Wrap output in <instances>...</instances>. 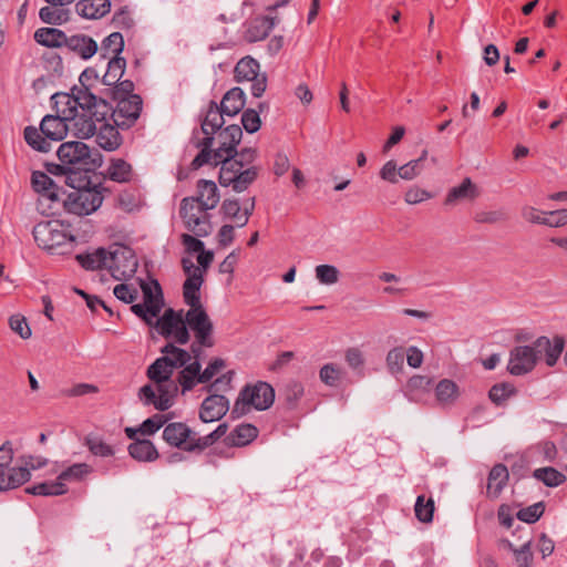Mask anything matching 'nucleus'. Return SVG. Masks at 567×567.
<instances>
[{"label":"nucleus","instance_id":"obj_1","mask_svg":"<svg viewBox=\"0 0 567 567\" xmlns=\"http://www.w3.org/2000/svg\"><path fill=\"white\" fill-rule=\"evenodd\" d=\"M218 146L214 150V165L221 164L220 183L233 185L234 190L244 192L248 188V169H244L243 163L234 161L237 154L236 147L243 137V131L238 125H228L217 133Z\"/></svg>","mask_w":567,"mask_h":567},{"label":"nucleus","instance_id":"obj_2","mask_svg":"<svg viewBox=\"0 0 567 567\" xmlns=\"http://www.w3.org/2000/svg\"><path fill=\"white\" fill-rule=\"evenodd\" d=\"M103 190L104 188L101 185L74 187L65 196L63 208L76 216H87L101 207L104 199Z\"/></svg>","mask_w":567,"mask_h":567},{"label":"nucleus","instance_id":"obj_3","mask_svg":"<svg viewBox=\"0 0 567 567\" xmlns=\"http://www.w3.org/2000/svg\"><path fill=\"white\" fill-rule=\"evenodd\" d=\"M112 105L102 103L97 105V111L92 112H73L72 110H63L62 114H68L69 131L74 136L85 140L94 136L100 124L109 117Z\"/></svg>","mask_w":567,"mask_h":567},{"label":"nucleus","instance_id":"obj_4","mask_svg":"<svg viewBox=\"0 0 567 567\" xmlns=\"http://www.w3.org/2000/svg\"><path fill=\"white\" fill-rule=\"evenodd\" d=\"M37 245L45 250H54L65 244H73L75 237L60 220H45L38 223L32 230Z\"/></svg>","mask_w":567,"mask_h":567},{"label":"nucleus","instance_id":"obj_5","mask_svg":"<svg viewBox=\"0 0 567 567\" xmlns=\"http://www.w3.org/2000/svg\"><path fill=\"white\" fill-rule=\"evenodd\" d=\"M208 208L195 200L185 197L181 202L179 214L187 230L197 237H206L212 233V223Z\"/></svg>","mask_w":567,"mask_h":567},{"label":"nucleus","instance_id":"obj_6","mask_svg":"<svg viewBox=\"0 0 567 567\" xmlns=\"http://www.w3.org/2000/svg\"><path fill=\"white\" fill-rule=\"evenodd\" d=\"M143 302L132 305V312L146 324L153 326L164 307V296L159 282L153 279L151 284L142 282Z\"/></svg>","mask_w":567,"mask_h":567},{"label":"nucleus","instance_id":"obj_7","mask_svg":"<svg viewBox=\"0 0 567 567\" xmlns=\"http://www.w3.org/2000/svg\"><path fill=\"white\" fill-rule=\"evenodd\" d=\"M137 259L134 251L123 245L115 244L107 254V270L115 280L132 278L137 270Z\"/></svg>","mask_w":567,"mask_h":567},{"label":"nucleus","instance_id":"obj_8","mask_svg":"<svg viewBox=\"0 0 567 567\" xmlns=\"http://www.w3.org/2000/svg\"><path fill=\"white\" fill-rule=\"evenodd\" d=\"M155 383L156 388L152 384L143 385L138 390V399L144 405H153L158 411H166L174 404L178 386L173 380Z\"/></svg>","mask_w":567,"mask_h":567},{"label":"nucleus","instance_id":"obj_9","mask_svg":"<svg viewBox=\"0 0 567 567\" xmlns=\"http://www.w3.org/2000/svg\"><path fill=\"white\" fill-rule=\"evenodd\" d=\"M153 326L161 336L178 344H186L189 341V332L185 326L183 311H175L172 308L165 310L162 317L154 320Z\"/></svg>","mask_w":567,"mask_h":567},{"label":"nucleus","instance_id":"obj_10","mask_svg":"<svg viewBox=\"0 0 567 567\" xmlns=\"http://www.w3.org/2000/svg\"><path fill=\"white\" fill-rule=\"evenodd\" d=\"M53 104H60L63 110H72L73 112H92L97 111V105L107 103L102 99H97L87 87L74 89L72 93H55L51 97Z\"/></svg>","mask_w":567,"mask_h":567},{"label":"nucleus","instance_id":"obj_11","mask_svg":"<svg viewBox=\"0 0 567 567\" xmlns=\"http://www.w3.org/2000/svg\"><path fill=\"white\" fill-rule=\"evenodd\" d=\"M116 105L112 106L110 116L114 124L123 130L132 127L138 120L143 100L140 95H131L128 97H121L120 100H113Z\"/></svg>","mask_w":567,"mask_h":567},{"label":"nucleus","instance_id":"obj_12","mask_svg":"<svg viewBox=\"0 0 567 567\" xmlns=\"http://www.w3.org/2000/svg\"><path fill=\"white\" fill-rule=\"evenodd\" d=\"M185 326L194 332L197 341L214 347V326L204 307L189 308L185 313Z\"/></svg>","mask_w":567,"mask_h":567},{"label":"nucleus","instance_id":"obj_13","mask_svg":"<svg viewBox=\"0 0 567 567\" xmlns=\"http://www.w3.org/2000/svg\"><path fill=\"white\" fill-rule=\"evenodd\" d=\"M182 266L187 276L183 285L184 301L189 308L202 307L199 290L204 282L203 270L189 258H183Z\"/></svg>","mask_w":567,"mask_h":567},{"label":"nucleus","instance_id":"obj_14","mask_svg":"<svg viewBox=\"0 0 567 567\" xmlns=\"http://www.w3.org/2000/svg\"><path fill=\"white\" fill-rule=\"evenodd\" d=\"M56 155L62 164L74 171L90 163L91 150L84 142L71 141L62 143Z\"/></svg>","mask_w":567,"mask_h":567},{"label":"nucleus","instance_id":"obj_15","mask_svg":"<svg viewBox=\"0 0 567 567\" xmlns=\"http://www.w3.org/2000/svg\"><path fill=\"white\" fill-rule=\"evenodd\" d=\"M537 362L538 355L533 346H516L509 352L507 371L512 375H524L532 372Z\"/></svg>","mask_w":567,"mask_h":567},{"label":"nucleus","instance_id":"obj_16","mask_svg":"<svg viewBox=\"0 0 567 567\" xmlns=\"http://www.w3.org/2000/svg\"><path fill=\"white\" fill-rule=\"evenodd\" d=\"M163 440L173 447L186 452H195V449H189L195 442L196 432L193 431L186 423L172 422L164 426Z\"/></svg>","mask_w":567,"mask_h":567},{"label":"nucleus","instance_id":"obj_17","mask_svg":"<svg viewBox=\"0 0 567 567\" xmlns=\"http://www.w3.org/2000/svg\"><path fill=\"white\" fill-rule=\"evenodd\" d=\"M56 111L55 115L48 114L45 115L41 123L40 130L41 133L50 141V142H59L62 141L68 132H69V118L68 114H62L63 106L60 104H53Z\"/></svg>","mask_w":567,"mask_h":567},{"label":"nucleus","instance_id":"obj_18","mask_svg":"<svg viewBox=\"0 0 567 567\" xmlns=\"http://www.w3.org/2000/svg\"><path fill=\"white\" fill-rule=\"evenodd\" d=\"M565 338L560 334H556L553 340L546 336L538 337L534 341L533 347L536 349L538 360L544 355L545 363L548 367H554L558 362L565 349Z\"/></svg>","mask_w":567,"mask_h":567},{"label":"nucleus","instance_id":"obj_19","mask_svg":"<svg viewBox=\"0 0 567 567\" xmlns=\"http://www.w3.org/2000/svg\"><path fill=\"white\" fill-rule=\"evenodd\" d=\"M229 409V401L226 396L212 393L200 405L199 419L205 423L220 420Z\"/></svg>","mask_w":567,"mask_h":567},{"label":"nucleus","instance_id":"obj_20","mask_svg":"<svg viewBox=\"0 0 567 567\" xmlns=\"http://www.w3.org/2000/svg\"><path fill=\"white\" fill-rule=\"evenodd\" d=\"M31 474L24 467H17L12 464L0 467V492L16 489L29 482Z\"/></svg>","mask_w":567,"mask_h":567},{"label":"nucleus","instance_id":"obj_21","mask_svg":"<svg viewBox=\"0 0 567 567\" xmlns=\"http://www.w3.org/2000/svg\"><path fill=\"white\" fill-rule=\"evenodd\" d=\"M114 124H110L107 118L104 120L95 132V142L104 151L113 152L117 150L123 142V138Z\"/></svg>","mask_w":567,"mask_h":567},{"label":"nucleus","instance_id":"obj_22","mask_svg":"<svg viewBox=\"0 0 567 567\" xmlns=\"http://www.w3.org/2000/svg\"><path fill=\"white\" fill-rule=\"evenodd\" d=\"M275 396V389L268 382L258 381L250 385V408L265 411L274 404Z\"/></svg>","mask_w":567,"mask_h":567},{"label":"nucleus","instance_id":"obj_23","mask_svg":"<svg viewBox=\"0 0 567 567\" xmlns=\"http://www.w3.org/2000/svg\"><path fill=\"white\" fill-rule=\"evenodd\" d=\"M224 112H221L220 106L215 101H210L202 121L200 130L204 137H215L214 135L223 127L224 125Z\"/></svg>","mask_w":567,"mask_h":567},{"label":"nucleus","instance_id":"obj_24","mask_svg":"<svg viewBox=\"0 0 567 567\" xmlns=\"http://www.w3.org/2000/svg\"><path fill=\"white\" fill-rule=\"evenodd\" d=\"M65 48L83 60L92 58L97 51V43L86 34H73L68 37Z\"/></svg>","mask_w":567,"mask_h":567},{"label":"nucleus","instance_id":"obj_25","mask_svg":"<svg viewBox=\"0 0 567 567\" xmlns=\"http://www.w3.org/2000/svg\"><path fill=\"white\" fill-rule=\"evenodd\" d=\"M434 389V379L427 375L414 374L405 384V395L411 401H419Z\"/></svg>","mask_w":567,"mask_h":567},{"label":"nucleus","instance_id":"obj_26","mask_svg":"<svg viewBox=\"0 0 567 567\" xmlns=\"http://www.w3.org/2000/svg\"><path fill=\"white\" fill-rule=\"evenodd\" d=\"M79 16L84 19L95 20L104 17L111 10L110 0H80L75 4Z\"/></svg>","mask_w":567,"mask_h":567},{"label":"nucleus","instance_id":"obj_27","mask_svg":"<svg viewBox=\"0 0 567 567\" xmlns=\"http://www.w3.org/2000/svg\"><path fill=\"white\" fill-rule=\"evenodd\" d=\"M509 478L508 470L503 463L495 464L488 474L487 497L497 498Z\"/></svg>","mask_w":567,"mask_h":567},{"label":"nucleus","instance_id":"obj_28","mask_svg":"<svg viewBox=\"0 0 567 567\" xmlns=\"http://www.w3.org/2000/svg\"><path fill=\"white\" fill-rule=\"evenodd\" d=\"M303 395V384L298 380H289L280 390L284 409L286 411H295Z\"/></svg>","mask_w":567,"mask_h":567},{"label":"nucleus","instance_id":"obj_29","mask_svg":"<svg viewBox=\"0 0 567 567\" xmlns=\"http://www.w3.org/2000/svg\"><path fill=\"white\" fill-rule=\"evenodd\" d=\"M34 41L45 48L65 47L68 35L56 28L43 27L34 32Z\"/></svg>","mask_w":567,"mask_h":567},{"label":"nucleus","instance_id":"obj_30","mask_svg":"<svg viewBox=\"0 0 567 567\" xmlns=\"http://www.w3.org/2000/svg\"><path fill=\"white\" fill-rule=\"evenodd\" d=\"M192 197L206 208L213 209L219 203L218 187L213 181L199 179L197 182V196Z\"/></svg>","mask_w":567,"mask_h":567},{"label":"nucleus","instance_id":"obj_31","mask_svg":"<svg viewBox=\"0 0 567 567\" xmlns=\"http://www.w3.org/2000/svg\"><path fill=\"white\" fill-rule=\"evenodd\" d=\"M127 450L131 457L138 462H153L158 457L155 445L146 439L135 440Z\"/></svg>","mask_w":567,"mask_h":567},{"label":"nucleus","instance_id":"obj_32","mask_svg":"<svg viewBox=\"0 0 567 567\" xmlns=\"http://www.w3.org/2000/svg\"><path fill=\"white\" fill-rule=\"evenodd\" d=\"M279 22L277 17L260 16L250 21V43L266 39Z\"/></svg>","mask_w":567,"mask_h":567},{"label":"nucleus","instance_id":"obj_33","mask_svg":"<svg viewBox=\"0 0 567 567\" xmlns=\"http://www.w3.org/2000/svg\"><path fill=\"white\" fill-rule=\"evenodd\" d=\"M433 391L437 403L442 406L453 404L460 395L458 385L451 379H442L434 385Z\"/></svg>","mask_w":567,"mask_h":567},{"label":"nucleus","instance_id":"obj_34","mask_svg":"<svg viewBox=\"0 0 567 567\" xmlns=\"http://www.w3.org/2000/svg\"><path fill=\"white\" fill-rule=\"evenodd\" d=\"M478 196L476 185L470 177H465L458 186L451 188L445 197L444 204H454L462 199H474Z\"/></svg>","mask_w":567,"mask_h":567},{"label":"nucleus","instance_id":"obj_35","mask_svg":"<svg viewBox=\"0 0 567 567\" xmlns=\"http://www.w3.org/2000/svg\"><path fill=\"white\" fill-rule=\"evenodd\" d=\"M245 105V93L240 87H233L223 97L220 102L221 112L227 116L237 115Z\"/></svg>","mask_w":567,"mask_h":567},{"label":"nucleus","instance_id":"obj_36","mask_svg":"<svg viewBox=\"0 0 567 567\" xmlns=\"http://www.w3.org/2000/svg\"><path fill=\"white\" fill-rule=\"evenodd\" d=\"M200 368L202 364L198 360H194L190 363H186L183 367V370L179 371L177 381L182 386V392L185 393L187 391H190L195 388V385L199 382L200 378Z\"/></svg>","mask_w":567,"mask_h":567},{"label":"nucleus","instance_id":"obj_37","mask_svg":"<svg viewBox=\"0 0 567 567\" xmlns=\"http://www.w3.org/2000/svg\"><path fill=\"white\" fill-rule=\"evenodd\" d=\"M68 486L63 482L55 481L38 483L25 489L27 493L39 496H60L68 493Z\"/></svg>","mask_w":567,"mask_h":567},{"label":"nucleus","instance_id":"obj_38","mask_svg":"<svg viewBox=\"0 0 567 567\" xmlns=\"http://www.w3.org/2000/svg\"><path fill=\"white\" fill-rule=\"evenodd\" d=\"M517 388L509 382H499L491 386L488 391V399L496 406H504L507 400L512 396L517 395Z\"/></svg>","mask_w":567,"mask_h":567},{"label":"nucleus","instance_id":"obj_39","mask_svg":"<svg viewBox=\"0 0 567 567\" xmlns=\"http://www.w3.org/2000/svg\"><path fill=\"white\" fill-rule=\"evenodd\" d=\"M533 477L547 487H557L567 480L566 475L553 466H545L534 470Z\"/></svg>","mask_w":567,"mask_h":567},{"label":"nucleus","instance_id":"obj_40","mask_svg":"<svg viewBox=\"0 0 567 567\" xmlns=\"http://www.w3.org/2000/svg\"><path fill=\"white\" fill-rule=\"evenodd\" d=\"M126 61L122 56H111L107 61V68L102 76L104 85L112 86L116 84L124 74Z\"/></svg>","mask_w":567,"mask_h":567},{"label":"nucleus","instance_id":"obj_41","mask_svg":"<svg viewBox=\"0 0 567 567\" xmlns=\"http://www.w3.org/2000/svg\"><path fill=\"white\" fill-rule=\"evenodd\" d=\"M107 254L104 248H99L91 254L78 255L76 260L86 270H97L107 268Z\"/></svg>","mask_w":567,"mask_h":567},{"label":"nucleus","instance_id":"obj_42","mask_svg":"<svg viewBox=\"0 0 567 567\" xmlns=\"http://www.w3.org/2000/svg\"><path fill=\"white\" fill-rule=\"evenodd\" d=\"M174 373V369L168 363V358H157L148 368L147 377L154 382L168 381Z\"/></svg>","mask_w":567,"mask_h":567},{"label":"nucleus","instance_id":"obj_43","mask_svg":"<svg viewBox=\"0 0 567 567\" xmlns=\"http://www.w3.org/2000/svg\"><path fill=\"white\" fill-rule=\"evenodd\" d=\"M107 176L117 183H127L132 178V166L122 158H113L107 167Z\"/></svg>","mask_w":567,"mask_h":567},{"label":"nucleus","instance_id":"obj_44","mask_svg":"<svg viewBox=\"0 0 567 567\" xmlns=\"http://www.w3.org/2000/svg\"><path fill=\"white\" fill-rule=\"evenodd\" d=\"M93 472V467L86 463H74L63 470L59 475V481L66 484L68 482H82Z\"/></svg>","mask_w":567,"mask_h":567},{"label":"nucleus","instance_id":"obj_45","mask_svg":"<svg viewBox=\"0 0 567 567\" xmlns=\"http://www.w3.org/2000/svg\"><path fill=\"white\" fill-rule=\"evenodd\" d=\"M435 503L432 497H425L424 494L416 497L414 504V514L419 522L430 524L433 522Z\"/></svg>","mask_w":567,"mask_h":567},{"label":"nucleus","instance_id":"obj_46","mask_svg":"<svg viewBox=\"0 0 567 567\" xmlns=\"http://www.w3.org/2000/svg\"><path fill=\"white\" fill-rule=\"evenodd\" d=\"M250 90L255 97H260L267 87V74L260 73L259 62L250 56Z\"/></svg>","mask_w":567,"mask_h":567},{"label":"nucleus","instance_id":"obj_47","mask_svg":"<svg viewBox=\"0 0 567 567\" xmlns=\"http://www.w3.org/2000/svg\"><path fill=\"white\" fill-rule=\"evenodd\" d=\"M161 352L163 353L162 357L168 358V363L174 370L184 367L192 359V355L188 351L181 349L173 343H167L164 346Z\"/></svg>","mask_w":567,"mask_h":567},{"label":"nucleus","instance_id":"obj_48","mask_svg":"<svg viewBox=\"0 0 567 567\" xmlns=\"http://www.w3.org/2000/svg\"><path fill=\"white\" fill-rule=\"evenodd\" d=\"M27 144L38 152L47 153L51 150V142L34 126H27L23 132Z\"/></svg>","mask_w":567,"mask_h":567},{"label":"nucleus","instance_id":"obj_49","mask_svg":"<svg viewBox=\"0 0 567 567\" xmlns=\"http://www.w3.org/2000/svg\"><path fill=\"white\" fill-rule=\"evenodd\" d=\"M215 137H203L196 143L197 147H202V151L193 159L192 166L194 168L202 167L205 164L214 165V151L212 150Z\"/></svg>","mask_w":567,"mask_h":567},{"label":"nucleus","instance_id":"obj_50","mask_svg":"<svg viewBox=\"0 0 567 567\" xmlns=\"http://www.w3.org/2000/svg\"><path fill=\"white\" fill-rule=\"evenodd\" d=\"M84 445L94 456L111 457L115 454L114 447L99 436L87 435Z\"/></svg>","mask_w":567,"mask_h":567},{"label":"nucleus","instance_id":"obj_51","mask_svg":"<svg viewBox=\"0 0 567 567\" xmlns=\"http://www.w3.org/2000/svg\"><path fill=\"white\" fill-rule=\"evenodd\" d=\"M344 375L346 371L336 363H327L319 371L321 382L332 388L338 386Z\"/></svg>","mask_w":567,"mask_h":567},{"label":"nucleus","instance_id":"obj_52","mask_svg":"<svg viewBox=\"0 0 567 567\" xmlns=\"http://www.w3.org/2000/svg\"><path fill=\"white\" fill-rule=\"evenodd\" d=\"M102 56L107 58L109 54L112 56H121L120 54L124 50V38L121 32H113L107 35L101 44Z\"/></svg>","mask_w":567,"mask_h":567},{"label":"nucleus","instance_id":"obj_53","mask_svg":"<svg viewBox=\"0 0 567 567\" xmlns=\"http://www.w3.org/2000/svg\"><path fill=\"white\" fill-rule=\"evenodd\" d=\"M546 509V504L544 501L537 502L530 506L520 508L516 513L517 519L524 522L526 524H535L540 519Z\"/></svg>","mask_w":567,"mask_h":567},{"label":"nucleus","instance_id":"obj_54","mask_svg":"<svg viewBox=\"0 0 567 567\" xmlns=\"http://www.w3.org/2000/svg\"><path fill=\"white\" fill-rule=\"evenodd\" d=\"M64 195L65 192L63 188L55 184L50 190L40 195L39 202L41 205L44 202H48V209L50 210V214H54L60 205L63 206V200L65 199Z\"/></svg>","mask_w":567,"mask_h":567},{"label":"nucleus","instance_id":"obj_55","mask_svg":"<svg viewBox=\"0 0 567 567\" xmlns=\"http://www.w3.org/2000/svg\"><path fill=\"white\" fill-rule=\"evenodd\" d=\"M39 17L47 24L60 25L69 20V11L52 7H43L39 11Z\"/></svg>","mask_w":567,"mask_h":567},{"label":"nucleus","instance_id":"obj_56","mask_svg":"<svg viewBox=\"0 0 567 567\" xmlns=\"http://www.w3.org/2000/svg\"><path fill=\"white\" fill-rule=\"evenodd\" d=\"M346 362L355 372L359 378L364 377L365 359L362 351L359 348H349L346 351Z\"/></svg>","mask_w":567,"mask_h":567},{"label":"nucleus","instance_id":"obj_57","mask_svg":"<svg viewBox=\"0 0 567 567\" xmlns=\"http://www.w3.org/2000/svg\"><path fill=\"white\" fill-rule=\"evenodd\" d=\"M405 352L402 347L391 349L385 358V364L391 374L403 371Z\"/></svg>","mask_w":567,"mask_h":567},{"label":"nucleus","instance_id":"obj_58","mask_svg":"<svg viewBox=\"0 0 567 567\" xmlns=\"http://www.w3.org/2000/svg\"><path fill=\"white\" fill-rule=\"evenodd\" d=\"M10 329L22 339H29L32 334L31 328L29 327L24 316L17 313L9 318Z\"/></svg>","mask_w":567,"mask_h":567},{"label":"nucleus","instance_id":"obj_59","mask_svg":"<svg viewBox=\"0 0 567 567\" xmlns=\"http://www.w3.org/2000/svg\"><path fill=\"white\" fill-rule=\"evenodd\" d=\"M31 184L34 192L39 195L48 192L55 185L52 178L43 172L34 171L31 175Z\"/></svg>","mask_w":567,"mask_h":567},{"label":"nucleus","instance_id":"obj_60","mask_svg":"<svg viewBox=\"0 0 567 567\" xmlns=\"http://www.w3.org/2000/svg\"><path fill=\"white\" fill-rule=\"evenodd\" d=\"M316 277L323 285H332L339 279V270L332 265H319L316 267Z\"/></svg>","mask_w":567,"mask_h":567},{"label":"nucleus","instance_id":"obj_61","mask_svg":"<svg viewBox=\"0 0 567 567\" xmlns=\"http://www.w3.org/2000/svg\"><path fill=\"white\" fill-rule=\"evenodd\" d=\"M514 557L518 567H532L534 561L532 539L526 540L519 548H517L514 553Z\"/></svg>","mask_w":567,"mask_h":567},{"label":"nucleus","instance_id":"obj_62","mask_svg":"<svg viewBox=\"0 0 567 567\" xmlns=\"http://www.w3.org/2000/svg\"><path fill=\"white\" fill-rule=\"evenodd\" d=\"M112 22L116 28L125 31H130L135 27L132 13L126 7L114 13Z\"/></svg>","mask_w":567,"mask_h":567},{"label":"nucleus","instance_id":"obj_63","mask_svg":"<svg viewBox=\"0 0 567 567\" xmlns=\"http://www.w3.org/2000/svg\"><path fill=\"white\" fill-rule=\"evenodd\" d=\"M166 423V416L163 414H155L152 417L146 419L140 425V433L143 435H153Z\"/></svg>","mask_w":567,"mask_h":567},{"label":"nucleus","instance_id":"obj_64","mask_svg":"<svg viewBox=\"0 0 567 567\" xmlns=\"http://www.w3.org/2000/svg\"><path fill=\"white\" fill-rule=\"evenodd\" d=\"M227 442L233 446L248 445V423H241L236 426L227 436Z\"/></svg>","mask_w":567,"mask_h":567}]
</instances>
